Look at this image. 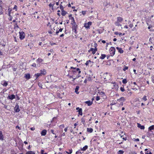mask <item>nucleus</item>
<instances>
[{"mask_svg": "<svg viewBox=\"0 0 154 154\" xmlns=\"http://www.w3.org/2000/svg\"><path fill=\"white\" fill-rule=\"evenodd\" d=\"M123 18H122L121 17H117V21L121 22L123 20Z\"/></svg>", "mask_w": 154, "mask_h": 154, "instance_id": "nucleus-23", "label": "nucleus"}, {"mask_svg": "<svg viewBox=\"0 0 154 154\" xmlns=\"http://www.w3.org/2000/svg\"><path fill=\"white\" fill-rule=\"evenodd\" d=\"M125 35V33H124L123 34H122V33L121 32H119V35L120 36H121L122 35Z\"/></svg>", "mask_w": 154, "mask_h": 154, "instance_id": "nucleus-53", "label": "nucleus"}, {"mask_svg": "<svg viewBox=\"0 0 154 154\" xmlns=\"http://www.w3.org/2000/svg\"><path fill=\"white\" fill-rule=\"evenodd\" d=\"M152 26H149L148 27V29H150L149 31H154V29H150V28L152 27Z\"/></svg>", "mask_w": 154, "mask_h": 154, "instance_id": "nucleus-45", "label": "nucleus"}, {"mask_svg": "<svg viewBox=\"0 0 154 154\" xmlns=\"http://www.w3.org/2000/svg\"><path fill=\"white\" fill-rule=\"evenodd\" d=\"M154 130V125L150 126L148 128V131L152 132V130Z\"/></svg>", "mask_w": 154, "mask_h": 154, "instance_id": "nucleus-22", "label": "nucleus"}, {"mask_svg": "<svg viewBox=\"0 0 154 154\" xmlns=\"http://www.w3.org/2000/svg\"><path fill=\"white\" fill-rule=\"evenodd\" d=\"M116 49L118 50V52L120 54H122L124 52V51L121 48H119V47H116Z\"/></svg>", "mask_w": 154, "mask_h": 154, "instance_id": "nucleus-12", "label": "nucleus"}, {"mask_svg": "<svg viewBox=\"0 0 154 154\" xmlns=\"http://www.w3.org/2000/svg\"><path fill=\"white\" fill-rule=\"evenodd\" d=\"M25 78L27 80H28L31 78L30 74L29 73L25 74Z\"/></svg>", "mask_w": 154, "mask_h": 154, "instance_id": "nucleus-18", "label": "nucleus"}, {"mask_svg": "<svg viewBox=\"0 0 154 154\" xmlns=\"http://www.w3.org/2000/svg\"><path fill=\"white\" fill-rule=\"evenodd\" d=\"M45 151L44 150H41V154H47V153L46 152L44 153Z\"/></svg>", "mask_w": 154, "mask_h": 154, "instance_id": "nucleus-43", "label": "nucleus"}, {"mask_svg": "<svg viewBox=\"0 0 154 154\" xmlns=\"http://www.w3.org/2000/svg\"><path fill=\"white\" fill-rule=\"evenodd\" d=\"M120 141L119 140H118L117 141H116V143L118 144H122L123 143V142H119Z\"/></svg>", "mask_w": 154, "mask_h": 154, "instance_id": "nucleus-51", "label": "nucleus"}, {"mask_svg": "<svg viewBox=\"0 0 154 154\" xmlns=\"http://www.w3.org/2000/svg\"><path fill=\"white\" fill-rule=\"evenodd\" d=\"M87 131L88 132H89L90 133H91L93 131V129L91 128H87Z\"/></svg>", "mask_w": 154, "mask_h": 154, "instance_id": "nucleus-29", "label": "nucleus"}, {"mask_svg": "<svg viewBox=\"0 0 154 154\" xmlns=\"http://www.w3.org/2000/svg\"><path fill=\"white\" fill-rule=\"evenodd\" d=\"M79 112V115L82 116V109L80 108V109L78 111Z\"/></svg>", "mask_w": 154, "mask_h": 154, "instance_id": "nucleus-31", "label": "nucleus"}, {"mask_svg": "<svg viewBox=\"0 0 154 154\" xmlns=\"http://www.w3.org/2000/svg\"><path fill=\"white\" fill-rule=\"evenodd\" d=\"M122 83L124 84H125L127 82V80L126 79H123L122 81Z\"/></svg>", "mask_w": 154, "mask_h": 154, "instance_id": "nucleus-37", "label": "nucleus"}, {"mask_svg": "<svg viewBox=\"0 0 154 154\" xmlns=\"http://www.w3.org/2000/svg\"><path fill=\"white\" fill-rule=\"evenodd\" d=\"M19 38L21 40H23L25 37V33L23 31L20 32Z\"/></svg>", "mask_w": 154, "mask_h": 154, "instance_id": "nucleus-3", "label": "nucleus"}, {"mask_svg": "<svg viewBox=\"0 0 154 154\" xmlns=\"http://www.w3.org/2000/svg\"><path fill=\"white\" fill-rule=\"evenodd\" d=\"M71 69H76L77 70V72H78V74H79L81 73V71L80 70V69L79 68H77L76 67H73L72 66L70 67Z\"/></svg>", "mask_w": 154, "mask_h": 154, "instance_id": "nucleus-13", "label": "nucleus"}, {"mask_svg": "<svg viewBox=\"0 0 154 154\" xmlns=\"http://www.w3.org/2000/svg\"><path fill=\"white\" fill-rule=\"evenodd\" d=\"M92 23L91 22H88V23H85L84 25V26L86 29H90V26L92 25Z\"/></svg>", "mask_w": 154, "mask_h": 154, "instance_id": "nucleus-5", "label": "nucleus"}, {"mask_svg": "<svg viewBox=\"0 0 154 154\" xmlns=\"http://www.w3.org/2000/svg\"><path fill=\"white\" fill-rule=\"evenodd\" d=\"M69 19L72 20L71 23L75 22L74 17H72V14L69 15Z\"/></svg>", "mask_w": 154, "mask_h": 154, "instance_id": "nucleus-14", "label": "nucleus"}, {"mask_svg": "<svg viewBox=\"0 0 154 154\" xmlns=\"http://www.w3.org/2000/svg\"><path fill=\"white\" fill-rule=\"evenodd\" d=\"M59 127H60V128H64V125L63 124H62V125H60Z\"/></svg>", "mask_w": 154, "mask_h": 154, "instance_id": "nucleus-58", "label": "nucleus"}, {"mask_svg": "<svg viewBox=\"0 0 154 154\" xmlns=\"http://www.w3.org/2000/svg\"><path fill=\"white\" fill-rule=\"evenodd\" d=\"M68 151H66V153L68 154H70L72 153V149H69L68 150Z\"/></svg>", "mask_w": 154, "mask_h": 154, "instance_id": "nucleus-30", "label": "nucleus"}, {"mask_svg": "<svg viewBox=\"0 0 154 154\" xmlns=\"http://www.w3.org/2000/svg\"><path fill=\"white\" fill-rule=\"evenodd\" d=\"M151 78L152 82L154 83V75L152 76Z\"/></svg>", "mask_w": 154, "mask_h": 154, "instance_id": "nucleus-52", "label": "nucleus"}, {"mask_svg": "<svg viewBox=\"0 0 154 154\" xmlns=\"http://www.w3.org/2000/svg\"><path fill=\"white\" fill-rule=\"evenodd\" d=\"M85 103L87 104L88 106H90L92 104L93 102L90 101V100H89L86 101Z\"/></svg>", "mask_w": 154, "mask_h": 154, "instance_id": "nucleus-21", "label": "nucleus"}, {"mask_svg": "<svg viewBox=\"0 0 154 154\" xmlns=\"http://www.w3.org/2000/svg\"><path fill=\"white\" fill-rule=\"evenodd\" d=\"M81 122H82L83 124H84L85 122V119L84 118H82V119H81Z\"/></svg>", "mask_w": 154, "mask_h": 154, "instance_id": "nucleus-40", "label": "nucleus"}, {"mask_svg": "<svg viewBox=\"0 0 154 154\" xmlns=\"http://www.w3.org/2000/svg\"><path fill=\"white\" fill-rule=\"evenodd\" d=\"M60 8L61 9V11H62L64 10V8L63 7V6L61 4L60 5Z\"/></svg>", "mask_w": 154, "mask_h": 154, "instance_id": "nucleus-47", "label": "nucleus"}, {"mask_svg": "<svg viewBox=\"0 0 154 154\" xmlns=\"http://www.w3.org/2000/svg\"><path fill=\"white\" fill-rule=\"evenodd\" d=\"M86 11H82V14L83 15H84L86 14Z\"/></svg>", "mask_w": 154, "mask_h": 154, "instance_id": "nucleus-60", "label": "nucleus"}, {"mask_svg": "<svg viewBox=\"0 0 154 154\" xmlns=\"http://www.w3.org/2000/svg\"><path fill=\"white\" fill-rule=\"evenodd\" d=\"M41 74H42L43 75H45L46 73V71L45 69H43L40 70Z\"/></svg>", "mask_w": 154, "mask_h": 154, "instance_id": "nucleus-20", "label": "nucleus"}, {"mask_svg": "<svg viewBox=\"0 0 154 154\" xmlns=\"http://www.w3.org/2000/svg\"><path fill=\"white\" fill-rule=\"evenodd\" d=\"M32 66H33V67H36V64L34 63L32 65Z\"/></svg>", "mask_w": 154, "mask_h": 154, "instance_id": "nucleus-55", "label": "nucleus"}, {"mask_svg": "<svg viewBox=\"0 0 154 154\" xmlns=\"http://www.w3.org/2000/svg\"><path fill=\"white\" fill-rule=\"evenodd\" d=\"M89 63L88 62V61H87L85 63V64L86 65V66H87L89 64Z\"/></svg>", "mask_w": 154, "mask_h": 154, "instance_id": "nucleus-64", "label": "nucleus"}, {"mask_svg": "<svg viewBox=\"0 0 154 154\" xmlns=\"http://www.w3.org/2000/svg\"><path fill=\"white\" fill-rule=\"evenodd\" d=\"M124 152V151L122 150H119L118 152V154H123Z\"/></svg>", "mask_w": 154, "mask_h": 154, "instance_id": "nucleus-36", "label": "nucleus"}, {"mask_svg": "<svg viewBox=\"0 0 154 154\" xmlns=\"http://www.w3.org/2000/svg\"><path fill=\"white\" fill-rule=\"evenodd\" d=\"M47 133V131L45 130L44 129L42 131L41 133V134L42 136H45L46 134Z\"/></svg>", "mask_w": 154, "mask_h": 154, "instance_id": "nucleus-15", "label": "nucleus"}, {"mask_svg": "<svg viewBox=\"0 0 154 154\" xmlns=\"http://www.w3.org/2000/svg\"><path fill=\"white\" fill-rule=\"evenodd\" d=\"M97 48L96 47V48H91L90 51H91L92 54H94L95 53L96 51H97Z\"/></svg>", "mask_w": 154, "mask_h": 154, "instance_id": "nucleus-8", "label": "nucleus"}, {"mask_svg": "<svg viewBox=\"0 0 154 154\" xmlns=\"http://www.w3.org/2000/svg\"><path fill=\"white\" fill-rule=\"evenodd\" d=\"M111 56H113L115 54L116 49L114 47H111L109 50Z\"/></svg>", "mask_w": 154, "mask_h": 154, "instance_id": "nucleus-2", "label": "nucleus"}, {"mask_svg": "<svg viewBox=\"0 0 154 154\" xmlns=\"http://www.w3.org/2000/svg\"><path fill=\"white\" fill-rule=\"evenodd\" d=\"M100 100V97L99 96H97L96 98V101H98Z\"/></svg>", "mask_w": 154, "mask_h": 154, "instance_id": "nucleus-50", "label": "nucleus"}, {"mask_svg": "<svg viewBox=\"0 0 154 154\" xmlns=\"http://www.w3.org/2000/svg\"><path fill=\"white\" fill-rule=\"evenodd\" d=\"M34 76L35 77V78H36L35 79H36L39 77V75H37V73L35 74L34 75Z\"/></svg>", "mask_w": 154, "mask_h": 154, "instance_id": "nucleus-48", "label": "nucleus"}, {"mask_svg": "<svg viewBox=\"0 0 154 154\" xmlns=\"http://www.w3.org/2000/svg\"><path fill=\"white\" fill-rule=\"evenodd\" d=\"M81 150L80 149H79L78 151H77L76 152L75 154H82L83 152H81Z\"/></svg>", "mask_w": 154, "mask_h": 154, "instance_id": "nucleus-34", "label": "nucleus"}, {"mask_svg": "<svg viewBox=\"0 0 154 154\" xmlns=\"http://www.w3.org/2000/svg\"><path fill=\"white\" fill-rule=\"evenodd\" d=\"M38 85L39 87L41 88H43L42 87V85L41 82H39L38 83Z\"/></svg>", "mask_w": 154, "mask_h": 154, "instance_id": "nucleus-38", "label": "nucleus"}, {"mask_svg": "<svg viewBox=\"0 0 154 154\" xmlns=\"http://www.w3.org/2000/svg\"><path fill=\"white\" fill-rule=\"evenodd\" d=\"M142 99H143V100L145 101L146 100H147L146 96H144Z\"/></svg>", "mask_w": 154, "mask_h": 154, "instance_id": "nucleus-49", "label": "nucleus"}, {"mask_svg": "<svg viewBox=\"0 0 154 154\" xmlns=\"http://www.w3.org/2000/svg\"><path fill=\"white\" fill-rule=\"evenodd\" d=\"M36 61L37 62H38L39 63H40L43 61V60L42 59L38 58L37 60Z\"/></svg>", "mask_w": 154, "mask_h": 154, "instance_id": "nucleus-33", "label": "nucleus"}, {"mask_svg": "<svg viewBox=\"0 0 154 154\" xmlns=\"http://www.w3.org/2000/svg\"><path fill=\"white\" fill-rule=\"evenodd\" d=\"M14 110L15 112H18L20 111V109L19 108V106L18 103L16 104L14 108Z\"/></svg>", "mask_w": 154, "mask_h": 154, "instance_id": "nucleus-6", "label": "nucleus"}, {"mask_svg": "<svg viewBox=\"0 0 154 154\" xmlns=\"http://www.w3.org/2000/svg\"><path fill=\"white\" fill-rule=\"evenodd\" d=\"M125 99L124 97H121L118 100L120 102L121 101L124 102L125 100Z\"/></svg>", "mask_w": 154, "mask_h": 154, "instance_id": "nucleus-25", "label": "nucleus"}, {"mask_svg": "<svg viewBox=\"0 0 154 154\" xmlns=\"http://www.w3.org/2000/svg\"><path fill=\"white\" fill-rule=\"evenodd\" d=\"M8 15L9 17H11V10L10 9H8Z\"/></svg>", "mask_w": 154, "mask_h": 154, "instance_id": "nucleus-42", "label": "nucleus"}, {"mask_svg": "<svg viewBox=\"0 0 154 154\" xmlns=\"http://www.w3.org/2000/svg\"><path fill=\"white\" fill-rule=\"evenodd\" d=\"M71 70H69L68 72H71V74H72L76 75L77 72V70L76 69H72Z\"/></svg>", "mask_w": 154, "mask_h": 154, "instance_id": "nucleus-7", "label": "nucleus"}, {"mask_svg": "<svg viewBox=\"0 0 154 154\" xmlns=\"http://www.w3.org/2000/svg\"><path fill=\"white\" fill-rule=\"evenodd\" d=\"M61 15L63 16H65L66 14H67V12L64 11V10L61 11Z\"/></svg>", "mask_w": 154, "mask_h": 154, "instance_id": "nucleus-26", "label": "nucleus"}, {"mask_svg": "<svg viewBox=\"0 0 154 154\" xmlns=\"http://www.w3.org/2000/svg\"><path fill=\"white\" fill-rule=\"evenodd\" d=\"M79 88V86H77L76 87V88L75 89V92L76 93V94H79V92H78V90Z\"/></svg>", "mask_w": 154, "mask_h": 154, "instance_id": "nucleus-19", "label": "nucleus"}, {"mask_svg": "<svg viewBox=\"0 0 154 154\" xmlns=\"http://www.w3.org/2000/svg\"><path fill=\"white\" fill-rule=\"evenodd\" d=\"M106 57V54H102L101 56L100 57V58L101 59H104Z\"/></svg>", "mask_w": 154, "mask_h": 154, "instance_id": "nucleus-28", "label": "nucleus"}, {"mask_svg": "<svg viewBox=\"0 0 154 154\" xmlns=\"http://www.w3.org/2000/svg\"><path fill=\"white\" fill-rule=\"evenodd\" d=\"M56 119V117H54V118H53V119H52V120L51 121V122L52 123V122H53V121H54V120L55 119Z\"/></svg>", "mask_w": 154, "mask_h": 154, "instance_id": "nucleus-62", "label": "nucleus"}, {"mask_svg": "<svg viewBox=\"0 0 154 154\" xmlns=\"http://www.w3.org/2000/svg\"><path fill=\"white\" fill-rule=\"evenodd\" d=\"M26 154H35V153L33 151H29L27 152Z\"/></svg>", "mask_w": 154, "mask_h": 154, "instance_id": "nucleus-27", "label": "nucleus"}, {"mask_svg": "<svg viewBox=\"0 0 154 154\" xmlns=\"http://www.w3.org/2000/svg\"><path fill=\"white\" fill-rule=\"evenodd\" d=\"M15 98V96L14 94H11V95H9L7 97V98L8 99H9L10 100H12Z\"/></svg>", "mask_w": 154, "mask_h": 154, "instance_id": "nucleus-9", "label": "nucleus"}, {"mask_svg": "<svg viewBox=\"0 0 154 154\" xmlns=\"http://www.w3.org/2000/svg\"><path fill=\"white\" fill-rule=\"evenodd\" d=\"M54 5V3L53 4H51V3H50L49 4V6L50 8H51L52 9H53V6Z\"/></svg>", "mask_w": 154, "mask_h": 154, "instance_id": "nucleus-39", "label": "nucleus"}, {"mask_svg": "<svg viewBox=\"0 0 154 154\" xmlns=\"http://www.w3.org/2000/svg\"><path fill=\"white\" fill-rule=\"evenodd\" d=\"M50 132H51V133H52L53 134H56L54 133V130L53 129H51L50 130Z\"/></svg>", "mask_w": 154, "mask_h": 154, "instance_id": "nucleus-44", "label": "nucleus"}, {"mask_svg": "<svg viewBox=\"0 0 154 154\" xmlns=\"http://www.w3.org/2000/svg\"><path fill=\"white\" fill-rule=\"evenodd\" d=\"M71 24L72 26V31L75 33V34H76L77 33V29L78 28V25L76 24L75 22L71 23Z\"/></svg>", "mask_w": 154, "mask_h": 154, "instance_id": "nucleus-1", "label": "nucleus"}, {"mask_svg": "<svg viewBox=\"0 0 154 154\" xmlns=\"http://www.w3.org/2000/svg\"><path fill=\"white\" fill-rule=\"evenodd\" d=\"M13 9H15L16 11L17 9V6L16 5H15L14 6V7Z\"/></svg>", "mask_w": 154, "mask_h": 154, "instance_id": "nucleus-56", "label": "nucleus"}, {"mask_svg": "<svg viewBox=\"0 0 154 154\" xmlns=\"http://www.w3.org/2000/svg\"><path fill=\"white\" fill-rule=\"evenodd\" d=\"M59 30H58V29H57L56 31V34L57 35H58V33H59Z\"/></svg>", "mask_w": 154, "mask_h": 154, "instance_id": "nucleus-59", "label": "nucleus"}, {"mask_svg": "<svg viewBox=\"0 0 154 154\" xmlns=\"http://www.w3.org/2000/svg\"><path fill=\"white\" fill-rule=\"evenodd\" d=\"M4 139V136L2 131H0V140H3Z\"/></svg>", "mask_w": 154, "mask_h": 154, "instance_id": "nucleus-16", "label": "nucleus"}, {"mask_svg": "<svg viewBox=\"0 0 154 154\" xmlns=\"http://www.w3.org/2000/svg\"><path fill=\"white\" fill-rule=\"evenodd\" d=\"M134 141H139V139L138 138H134Z\"/></svg>", "mask_w": 154, "mask_h": 154, "instance_id": "nucleus-54", "label": "nucleus"}, {"mask_svg": "<svg viewBox=\"0 0 154 154\" xmlns=\"http://www.w3.org/2000/svg\"><path fill=\"white\" fill-rule=\"evenodd\" d=\"M119 22H119L117 21H116V22H115V25L116 26H121V24H120V23H119Z\"/></svg>", "mask_w": 154, "mask_h": 154, "instance_id": "nucleus-32", "label": "nucleus"}, {"mask_svg": "<svg viewBox=\"0 0 154 154\" xmlns=\"http://www.w3.org/2000/svg\"><path fill=\"white\" fill-rule=\"evenodd\" d=\"M1 84L2 85L6 87L8 85V82L5 81L4 80L1 82Z\"/></svg>", "mask_w": 154, "mask_h": 154, "instance_id": "nucleus-11", "label": "nucleus"}, {"mask_svg": "<svg viewBox=\"0 0 154 154\" xmlns=\"http://www.w3.org/2000/svg\"><path fill=\"white\" fill-rule=\"evenodd\" d=\"M128 67L126 66H125V67L123 69V70L124 71H125L126 70L128 69Z\"/></svg>", "mask_w": 154, "mask_h": 154, "instance_id": "nucleus-41", "label": "nucleus"}, {"mask_svg": "<svg viewBox=\"0 0 154 154\" xmlns=\"http://www.w3.org/2000/svg\"><path fill=\"white\" fill-rule=\"evenodd\" d=\"M81 76V75H79V74H78L76 76V78L77 79L79 78Z\"/></svg>", "mask_w": 154, "mask_h": 154, "instance_id": "nucleus-57", "label": "nucleus"}, {"mask_svg": "<svg viewBox=\"0 0 154 154\" xmlns=\"http://www.w3.org/2000/svg\"><path fill=\"white\" fill-rule=\"evenodd\" d=\"M104 82H107L110 79V76L108 75L107 73H105L104 74Z\"/></svg>", "mask_w": 154, "mask_h": 154, "instance_id": "nucleus-4", "label": "nucleus"}, {"mask_svg": "<svg viewBox=\"0 0 154 154\" xmlns=\"http://www.w3.org/2000/svg\"><path fill=\"white\" fill-rule=\"evenodd\" d=\"M113 84H114L113 86L114 87V88H115V89L117 90L119 88L118 84L116 82H114Z\"/></svg>", "mask_w": 154, "mask_h": 154, "instance_id": "nucleus-17", "label": "nucleus"}, {"mask_svg": "<svg viewBox=\"0 0 154 154\" xmlns=\"http://www.w3.org/2000/svg\"><path fill=\"white\" fill-rule=\"evenodd\" d=\"M37 75H39V77L40 76H42V75H43L42 74H41V72H40V73H37Z\"/></svg>", "mask_w": 154, "mask_h": 154, "instance_id": "nucleus-63", "label": "nucleus"}, {"mask_svg": "<svg viewBox=\"0 0 154 154\" xmlns=\"http://www.w3.org/2000/svg\"><path fill=\"white\" fill-rule=\"evenodd\" d=\"M129 26L131 28H132L133 26V24H130L129 25Z\"/></svg>", "mask_w": 154, "mask_h": 154, "instance_id": "nucleus-61", "label": "nucleus"}, {"mask_svg": "<svg viewBox=\"0 0 154 154\" xmlns=\"http://www.w3.org/2000/svg\"><path fill=\"white\" fill-rule=\"evenodd\" d=\"M137 127L140 128L141 129L144 130L145 128V127L144 125H141L139 123H137Z\"/></svg>", "mask_w": 154, "mask_h": 154, "instance_id": "nucleus-10", "label": "nucleus"}, {"mask_svg": "<svg viewBox=\"0 0 154 154\" xmlns=\"http://www.w3.org/2000/svg\"><path fill=\"white\" fill-rule=\"evenodd\" d=\"M110 4L109 2H104V5L105 6H107L108 5H109Z\"/></svg>", "mask_w": 154, "mask_h": 154, "instance_id": "nucleus-35", "label": "nucleus"}, {"mask_svg": "<svg viewBox=\"0 0 154 154\" xmlns=\"http://www.w3.org/2000/svg\"><path fill=\"white\" fill-rule=\"evenodd\" d=\"M88 148V146L87 145L85 146L83 148H81L80 149L81 151H85Z\"/></svg>", "mask_w": 154, "mask_h": 154, "instance_id": "nucleus-24", "label": "nucleus"}, {"mask_svg": "<svg viewBox=\"0 0 154 154\" xmlns=\"http://www.w3.org/2000/svg\"><path fill=\"white\" fill-rule=\"evenodd\" d=\"M120 90L122 92H124L125 91V90L124 87H121L120 88Z\"/></svg>", "mask_w": 154, "mask_h": 154, "instance_id": "nucleus-46", "label": "nucleus"}]
</instances>
